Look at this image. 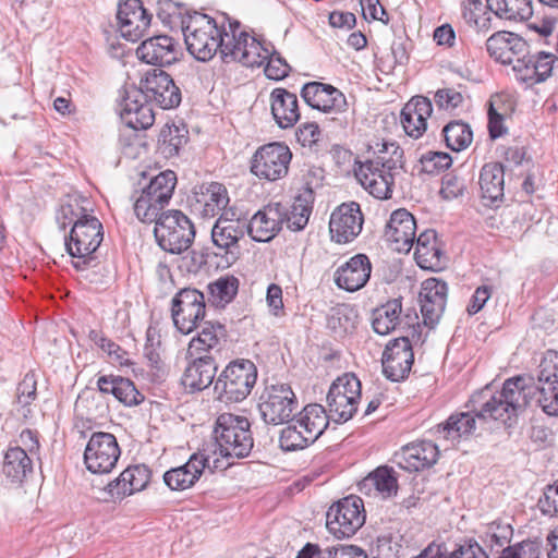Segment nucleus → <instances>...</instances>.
<instances>
[{
    "label": "nucleus",
    "mask_w": 558,
    "mask_h": 558,
    "mask_svg": "<svg viewBox=\"0 0 558 558\" xmlns=\"http://www.w3.org/2000/svg\"><path fill=\"white\" fill-rule=\"evenodd\" d=\"M292 153L288 145L281 142L265 144L256 149L251 159V172L267 181L284 178L289 171Z\"/></svg>",
    "instance_id": "11"
},
{
    "label": "nucleus",
    "mask_w": 558,
    "mask_h": 558,
    "mask_svg": "<svg viewBox=\"0 0 558 558\" xmlns=\"http://www.w3.org/2000/svg\"><path fill=\"white\" fill-rule=\"evenodd\" d=\"M464 187L461 179L448 173L442 178L440 194L445 199H452L462 195Z\"/></svg>",
    "instance_id": "64"
},
{
    "label": "nucleus",
    "mask_w": 558,
    "mask_h": 558,
    "mask_svg": "<svg viewBox=\"0 0 558 558\" xmlns=\"http://www.w3.org/2000/svg\"><path fill=\"white\" fill-rule=\"evenodd\" d=\"M198 328L197 336L191 340L189 345L187 352L191 357L222 350L227 338V330L223 325L220 323L201 322L198 323Z\"/></svg>",
    "instance_id": "33"
},
{
    "label": "nucleus",
    "mask_w": 558,
    "mask_h": 558,
    "mask_svg": "<svg viewBox=\"0 0 558 558\" xmlns=\"http://www.w3.org/2000/svg\"><path fill=\"white\" fill-rule=\"evenodd\" d=\"M298 409V401L291 387L286 384L266 387L259 398L258 410L267 424L289 423Z\"/></svg>",
    "instance_id": "12"
},
{
    "label": "nucleus",
    "mask_w": 558,
    "mask_h": 558,
    "mask_svg": "<svg viewBox=\"0 0 558 558\" xmlns=\"http://www.w3.org/2000/svg\"><path fill=\"white\" fill-rule=\"evenodd\" d=\"M354 174L361 185L374 197L378 199L391 197L395 173L368 161H356Z\"/></svg>",
    "instance_id": "22"
},
{
    "label": "nucleus",
    "mask_w": 558,
    "mask_h": 558,
    "mask_svg": "<svg viewBox=\"0 0 558 558\" xmlns=\"http://www.w3.org/2000/svg\"><path fill=\"white\" fill-rule=\"evenodd\" d=\"M229 197L226 187L217 182L194 187L190 198L192 210L202 218H213L226 208Z\"/></svg>",
    "instance_id": "25"
},
{
    "label": "nucleus",
    "mask_w": 558,
    "mask_h": 558,
    "mask_svg": "<svg viewBox=\"0 0 558 558\" xmlns=\"http://www.w3.org/2000/svg\"><path fill=\"white\" fill-rule=\"evenodd\" d=\"M482 197L495 202L504 196L505 170L501 163L489 162L483 166L478 181Z\"/></svg>",
    "instance_id": "42"
},
{
    "label": "nucleus",
    "mask_w": 558,
    "mask_h": 558,
    "mask_svg": "<svg viewBox=\"0 0 558 558\" xmlns=\"http://www.w3.org/2000/svg\"><path fill=\"white\" fill-rule=\"evenodd\" d=\"M102 225L94 216L83 220H76L71 228L69 238L64 236V246L68 253L77 258L73 266L77 270H84L95 262L93 254L102 242Z\"/></svg>",
    "instance_id": "5"
},
{
    "label": "nucleus",
    "mask_w": 558,
    "mask_h": 558,
    "mask_svg": "<svg viewBox=\"0 0 558 558\" xmlns=\"http://www.w3.org/2000/svg\"><path fill=\"white\" fill-rule=\"evenodd\" d=\"M301 96L310 107L324 112H343L348 106L344 95L338 88L320 82L305 84Z\"/></svg>",
    "instance_id": "26"
},
{
    "label": "nucleus",
    "mask_w": 558,
    "mask_h": 558,
    "mask_svg": "<svg viewBox=\"0 0 558 558\" xmlns=\"http://www.w3.org/2000/svg\"><path fill=\"white\" fill-rule=\"evenodd\" d=\"M533 380V377L522 375L508 378L500 391L483 402L478 415L507 424L522 413L537 395L536 402L542 410L548 415L558 416V384L534 386Z\"/></svg>",
    "instance_id": "1"
},
{
    "label": "nucleus",
    "mask_w": 558,
    "mask_h": 558,
    "mask_svg": "<svg viewBox=\"0 0 558 558\" xmlns=\"http://www.w3.org/2000/svg\"><path fill=\"white\" fill-rule=\"evenodd\" d=\"M221 21L201 13H187L182 17V32L187 51L198 61L206 62L219 51L222 57L226 40H230V28L225 27L226 21L231 22L226 15Z\"/></svg>",
    "instance_id": "3"
},
{
    "label": "nucleus",
    "mask_w": 558,
    "mask_h": 558,
    "mask_svg": "<svg viewBox=\"0 0 558 558\" xmlns=\"http://www.w3.org/2000/svg\"><path fill=\"white\" fill-rule=\"evenodd\" d=\"M400 300L393 299L373 312V329L378 335H388L395 330L400 323L401 314Z\"/></svg>",
    "instance_id": "44"
},
{
    "label": "nucleus",
    "mask_w": 558,
    "mask_h": 558,
    "mask_svg": "<svg viewBox=\"0 0 558 558\" xmlns=\"http://www.w3.org/2000/svg\"><path fill=\"white\" fill-rule=\"evenodd\" d=\"M214 439L203 450L213 459V469H219L220 459L227 466L234 460L246 458L254 446L251 423L245 416L232 413L220 414L215 423Z\"/></svg>",
    "instance_id": "2"
},
{
    "label": "nucleus",
    "mask_w": 558,
    "mask_h": 558,
    "mask_svg": "<svg viewBox=\"0 0 558 558\" xmlns=\"http://www.w3.org/2000/svg\"><path fill=\"white\" fill-rule=\"evenodd\" d=\"M368 150L373 153V158L366 161L377 165L395 174L403 169V149L395 142L385 140H375L368 144Z\"/></svg>",
    "instance_id": "37"
},
{
    "label": "nucleus",
    "mask_w": 558,
    "mask_h": 558,
    "mask_svg": "<svg viewBox=\"0 0 558 558\" xmlns=\"http://www.w3.org/2000/svg\"><path fill=\"white\" fill-rule=\"evenodd\" d=\"M89 216L87 209L82 205V201L74 198L61 206L57 220L61 228L64 229L68 225L73 226L76 220H83Z\"/></svg>",
    "instance_id": "52"
},
{
    "label": "nucleus",
    "mask_w": 558,
    "mask_h": 558,
    "mask_svg": "<svg viewBox=\"0 0 558 558\" xmlns=\"http://www.w3.org/2000/svg\"><path fill=\"white\" fill-rule=\"evenodd\" d=\"M487 8L497 17L525 21L533 15V0H486Z\"/></svg>",
    "instance_id": "43"
},
{
    "label": "nucleus",
    "mask_w": 558,
    "mask_h": 558,
    "mask_svg": "<svg viewBox=\"0 0 558 558\" xmlns=\"http://www.w3.org/2000/svg\"><path fill=\"white\" fill-rule=\"evenodd\" d=\"M383 372L385 376L399 381L404 379L411 372L414 353L410 340L400 337L388 342L383 353Z\"/></svg>",
    "instance_id": "19"
},
{
    "label": "nucleus",
    "mask_w": 558,
    "mask_h": 558,
    "mask_svg": "<svg viewBox=\"0 0 558 558\" xmlns=\"http://www.w3.org/2000/svg\"><path fill=\"white\" fill-rule=\"evenodd\" d=\"M527 43L510 32H496L486 40L488 54L502 64L513 65L515 59L525 56Z\"/></svg>",
    "instance_id": "29"
},
{
    "label": "nucleus",
    "mask_w": 558,
    "mask_h": 558,
    "mask_svg": "<svg viewBox=\"0 0 558 558\" xmlns=\"http://www.w3.org/2000/svg\"><path fill=\"white\" fill-rule=\"evenodd\" d=\"M422 169L426 173H437L448 169L452 163V158L444 151H427L420 158Z\"/></svg>",
    "instance_id": "54"
},
{
    "label": "nucleus",
    "mask_w": 558,
    "mask_h": 558,
    "mask_svg": "<svg viewBox=\"0 0 558 558\" xmlns=\"http://www.w3.org/2000/svg\"><path fill=\"white\" fill-rule=\"evenodd\" d=\"M497 558H541V543L538 541H522L504 548Z\"/></svg>",
    "instance_id": "53"
},
{
    "label": "nucleus",
    "mask_w": 558,
    "mask_h": 558,
    "mask_svg": "<svg viewBox=\"0 0 558 558\" xmlns=\"http://www.w3.org/2000/svg\"><path fill=\"white\" fill-rule=\"evenodd\" d=\"M408 116H414L418 122L427 123V119L433 112L432 102L428 98L423 96H415L409 102L405 104L403 109Z\"/></svg>",
    "instance_id": "58"
},
{
    "label": "nucleus",
    "mask_w": 558,
    "mask_h": 558,
    "mask_svg": "<svg viewBox=\"0 0 558 558\" xmlns=\"http://www.w3.org/2000/svg\"><path fill=\"white\" fill-rule=\"evenodd\" d=\"M33 470L32 460L26 449L21 447L10 448L3 462V473L12 481H22Z\"/></svg>",
    "instance_id": "45"
},
{
    "label": "nucleus",
    "mask_w": 558,
    "mask_h": 558,
    "mask_svg": "<svg viewBox=\"0 0 558 558\" xmlns=\"http://www.w3.org/2000/svg\"><path fill=\"white\" fill-rule=\"evenodd\" d=\"M97 386L102 393H110L118 401L129 407L136 405L144 399L133 381L121 376H100Z\"/></svg>",
    "instance_id": "38"
},
{
    "label": "nucleus",
    "mask_w": 558,
    "mask_h": 558,
    "mask_svg": "<svg viewBox=\"0 0 558 558\" xmlns=\"http://www.w3.org/2000/svg\"><path fill=\"white\" fill-rule=\"evenodd\" d=\"M372 488L375 489L383 498H390L397 495L398 492V477L395 470L390 466H378L371 472L360 483V490L369 493Z\"/></svg>",
    "instance_id": "39"
},
{
    "label": "nucleus",
    "mask_w": 558,
    "mask_h": 558,
    "mask_svg": "<svg viewBox=\"0 0 558 558\" xmlns=\"http://www.w3.org/2000/svg\"><path fill=\"white\" fill-rule=\"evenodd\" d=\"M494 395L495 393H492L488 388L474 393L471 399L473 405L472 412L452 414L445 423L437 425L436 434L438 438L456 442L463 437H469L475 429L476 417L482 421L489 420V417H481L478 412L481 411L483 402ZM490 420L494 418L490 417Z\"/></svg>",
    "instance_id": "17"
},
{
    "label": "nucleus",
    "mask_w": 558,
    "mask_h": 558,
    "mask_svg": "<svg viewBox=\"0 0 558 558\" xmlns=\"http://www.w3.org/2000/svg\"><path fill=\"white\" fill-rule=\"evenodd\" d=\"M361 399V381L347 373L338 377L330 386L327 395V405L330 417L336 423H344L352 418Z\"/></svg>",
    "instance_id": "10"
},
{
    "label": "nucleus",
    "mask_w": 558,
    "mask_h": 558,
    "mask_svg": "<svg viewBox=\"0 0 558 558\" xmlns=\"http://www.w3.org/2000/svg\"><path fill=\"white\" fill-rule=\"evenodd\" d=\"M270 109L274 120L281 129L292 128L300 119L298 97L286 88L270 93Z\"/></svg>",
    "instance_id": "35"
},
{
    "label": "nucleus",
    "mask_w": 558,
    "mask_h": 558,
    "mask_svg": "<svg viewBox=\"0 0 558 558\" xmlns=\"http://www.w3.org/2000/svg\"><path fill=\"white\" fill-rule=\"evenodd\" d=\"M364 502L357 496H348L331 505L326 513V527L337 538L354 535L365 523Z\"/></svg>",
    "instance_id": "8"
},
{
    "label": "nucleus",
    "mask_w": 558,
    "mask_h": 558,
    "mask_svg": "<svg viewBox=\"0 0 558 558\" xmlns=\"http://www.w3.org/2000/svg\"><path fill=\"white\" fill-rule=\"evenodd\" d=\"M148 100L136 88L126 92L120 104V118L132 130H147L154 124L155 114Z\"/></svg>",
    "instance_id": "28"
},
{
    "label": "nucleus",
    "mask_w": 558,
    "mask_h": 558,
    "mask_svg": "<svg viewBox=\"0 0 558 558\" xmlns=\"http://www.w3.org/2000/svg\"><path fill=\"white\" fill-rule=\"evenodd\" d=\"M36 380L33 374H26L16 388L17 403L26 407L36 398Z\"/></svg>",
    "instance_id": "62"
},
{
    "label": "nucleus",
    "mask_w": 558,
    "mask_h": 558,
    "mask_svg": "<svg viewBox=\"0 0 558 558\" xmlns=\"http://www.w3.org/2000/svg\"><path fill=\"white\" fill-rule=\"evenodd\" d=\"M357 324V314L349 305H340L332 310L328 326L339 336L352 332Z\"/></svg>",
    "instance_id": "49"
},
{
    "label": "nucleus",
    "mask_w": 558,
    "mask_h": 558,
    "mask_svg": "<svg viewBox=\"0 0 558 558\" xmlns=\"http://www.w3.org/2000/svg\"><path fill=\"white\" fill-rule=\"evenodd\" d=\"M447 283L437 278L423 281L420 292L421 313L424 324L433 328L444 314L447 302Z\"/></svg>",
    "instance_id": "23"
},
{
    "label": "nucleus",
    "mask_w": 558,
    "mask_h": 558,
    "mask_svg": "<svg viewBox=\"0 0 558 558\" xmlns=\"http://www.w3.org/2000/svg\"><path fill=\"white\" fill-rule=\"evenodd\" d=\"M234 214L223 211L211 228V241L228 263L235 262L241 254L240 241L246 233V221L233 218Z\"/></svg>",
    "instance_id": "14"
},
{
    "label": "nucleus",
    "mask_w": 558,
    "mask_h": 558,
    "mask_svg": "<svg viewBox=\"0 0 558 558\" xmlns=\"http://www.w3.org/2000/svg\"><path fill=\"white\" fill-rule=\"evenodd\" d=\"M511 535L512 530L509 524L492 522L487 526L486 538L492 546L496 545L498 547H502L509 542Z\"/></svg>",
    "instance_id": "61"
},
{
    "label": "nucleus",
    "mask_w": 558,
    "mask_h": 558,
    "mask_svg": "<svg viewBox=\"0 0 558 558\" xmlns=\"http://www.w3.org/2000/svg\"><path fill=\"white\" fill-rule=\"evenodd\" d=\"M257 379V368L250 360L230 362L218 375L214 393L225 402H241L251 393Z\"/></svg>",
    "instance_id": "4"
},
{
    "label": "nucleus",
    "mask_w": 558,
    "mask_h": 558,
    "mask_svg": "<svg viewBox=\"0 0 558 558\" xmlns=\"http://www.w3.org/2000/svg\"><path fill=\"white\" fill-rule=\"evenodd\" d=\"M231 33L230 40H226L222 50V60L225 62L236 61L244 66H260L269 57V48L265 47L256 38L251 37L245 32H239L240 23L238 21L229 22Z\"/></svg>",
    "instance_id": "9"
},
{
    "label": "nucleus",
    "mask_w": 558,
    "mask_h": 558,
    "mask_svg": "<svg viewBox=\"0 0 558 558\" xmlns=\"http://www.w3.org/2000/svg\"><path fill=\"white\" fill-rule=\"evenodd\" d=\"M416 222L404 208L395 210L385 229L387 241L393 243L398 252H409L415 240Z\"/></svg>",
    "instance_id": "30"
},
{
    "label": "nucleus",
    "mask_w": 558,
    "mask_h": 558,
    "mask_svg": "<svg viewBox=\"0 0 558 558\" xmlns=\"http://www.w3.org/2000/svg\"><path fill=\"white\" fill-rule=\"evenodd\" d=\"M537 506L543 514L550 517L558 514V482L545 488Z\"/></svg>",
    "instance_id": "59"
},
{
    "label": "nucleus",
    "mask_w": 558,
    "mask_h": 558,
    "mask_svg": "<svg viewBox=\"0 0 558 558\" xmlns=\"http://www.w3.org/2000/svg\"><path fill=\"white\" fill-rule=\"evenodd\" d=\"M414 256L417 265L423 269H434L440 266L442 251L437 243L434 230H425L416 238Z\"/></svg>",
    "instance_id": "41"
},
{
    "label": "nucleus",
    "mask_w": 558,
    "mask_h": 558,
    "mask_svg": "<svg viewBox=\"0 0 558 558\" xmlns=\"http://www.w3.org/2000/svg\"><path fill=\"white\" fill-rule=\"evenodd\" d=\"M238 288L239 280L235 277H220L208 284L210 301L216 306H225L236 295Z\"/></svg>",
    "instance_id": "47"
},
{
    "label": "nucleus",
    "mask_w": 558,
    "mask_h": 558,
    "mask_svg": "<svg viewBox=\"0 0 558 558\" xmlns=\"http://www.w3.org/2000/svg\"><path fill=\"white\" fill-rule=\"evenodd\" d=\"M266 61L265 74L268 78L280 81L289 75L291 66L277 51L269 50V57H267Z\"/></svg>",
    "instance_id": "56"
},
{
    "label": "nucleus",
    "mask_w": 558,
    "mask_h": 558,
    "mask_svg": "<svg viewBox=\"0 0 558 558\" xmlns=\"http://www.w3.org/2000/svg\"><path fill=\"white\" fill-rule=\"evenodd\" d=\"M193 357L181 379L182 385L190 392L202 391L209 387L217 372V364L210 354L195 355Z\"/></svg>",
    "instance_id": "32"
},
{
    "label": "nucleus",
    "mask_w": 558,
    "mask_h": 558,
    "mask_svg": "<svg viewBox=\"0 0 558 558\" xmlns=\"http://www.w3.org/2000/svg\"><path fill=\"white\" fill-rule=\"evenodd\" d=\"M149 481L148 470L143 465L126 468L118 478L107 485V490L112 498H123L140 492Z\"/></svg>",
    "instance_id": "36"
},
{
    "label": "nucleus",
    "mask_w": 558,
    "mask_h": 558,
    "mask_svg": "<svg viewBox=\"0 0 558 558\" xmlns=\"http://www.w3.org/2000/svg\"><path fill=\"white\" fill-rule=\"evenodd\" d=\"M206 313L204 294L194 288L181 289L172 299L171 316L175 328L189 335L197 329Z\"/></svg>",
    "instance_id": "13"
},
{
    "label": "nucleus",
    "mask_w": 558,
    "mask_h": 558,
    "mask_svg": "<svg viewBox=\"0 0 558 558\" xmlns=\"http://www.w3.org/2000/svg\"><path fill=\"white\" fill-rule=\"evenodd\" d=\"M286 216L287 209L281 204H269L246 222V232L256 242H268L281 230Z\"/></svg>",
    "instance_id": "21"
},
{
    "label": "nucleus",
    "mask_w": 558,
    "mask_h": 558,
    "mask_svg": "<svg viewBox=\"0 0 558 558\" xmlns=\"http://www.w3.org/2000/svg\"><path fill=\"white\" fill-rule=\"evenodd\" d=\"M501 104V96H494L489 100L488 130L492 138L500 137L506 132V128L504 126V114L497 110Z\"/></svg>",
    "instance_id": "55"
},
{
    "label": "nucleus",
    "mask_w": 558,
    "mask_h": 558,
    "mask_svg": "<svg viewBox=\"0 0 558 558\" xmlns=\"http://www.w3.org/2000/svg\"><path fill=\"white\" fill-rule=\"evenodd\" d=\"M121 454L117 438L105 432L93 433L84 452L86 469L95 474L113 470Z\"/></svg>",
    "instance_id": "15"
},
{
    "label": "nucleus",
    "mask_w": 558,
    "mask_h": 558,
    "mask_svg": "<svg viewBox=\"0 0 558 558\" xmlns=\"http://www.w3.org/2000/svg\"><path fill=\"white\" fill-rule=\"evenodd\" d=\"M537 385L539 384H557L558 385V352L547 351L536 371Z\"/></svg>",
    "instance_id": "51"
},
{
    "label": "nucleus",
    "mask_w": 558,
    "mask_h": 558,
    "mask_svg": "<svg viewBox=\"0 0 558 558\" xmlns=\"http://www.w3.org/2000/svg\"><path fill=\"white\" fill-rule=\"evenodd\" d=\"M313 198V192L310 190L304 196H298L291 207V211H287L284 221L288 228L293 231H300L305 228L312 213L310 202Z\"/></svg>",
    "instance_id": "48"
},
{
    "label": "nucleus",
    "mask_w": 558,
    "mask_h": 558,
    "mask_svg": "<svg viewBox=\"0 0 558 558\" xmlns=\"http://www.w3.org/2000/svg\"><path fill=\"white\" fill-rule=\"evenodd\" d=\"M177 184V175L167 170L149 181L134 203V213L143 222H153L169 204Z\"/></svg>",
    "instance_id": "7"
},
{
    "label": "nucleus",
    "mask_w": 558,
    "mask_h": 558,
    "mask_svg": "<svg viewBox=\"0 0 558 558\" xmlns=\"http://www.w3.org/2000/svg\"><path fill=\"white\" fill-rule=\"evenodd\" d=\"M533 54L529 53L526 50L525 56L515 59L514 64L512 65V70L514 71L518 80L527 83V84H536L537 76L535 72V64L533 62Z\"/></svg>",
    "instance_id": "57"
},
{
    "label": "nucleus",
    "mask_w": 558,
    "mask_h": 558,
    "mask_svg": "<svg viewBox=\"0 0 558 558\" xmlns=\"http://www.w3.org/2000/svg\"><path fill=\"white\" fill-rule=\"evenodd\" d=\"M446 145L453 151L465 149L473 138L470 126L461 121H452L442 129Z\"/></svg>",
    "instance_id": "46"
},
{
    "label": "nucleus",
    "mask_w": 558,
    "mask_h": 558,
    "mask_svg": "<svg viewBox=\"0 0 558 558\" xmlns=\"http://www.w3.org/2000/svg\"><path fill=\"white\" fill-rule=\"evenodd\" d=\"M363 215L355 202L341 204L331 214L329 232L337 243H349L362 231Z\"/></svg>",
    "instance_id": "20"
},
{
    "label": "nucleus",
    "mask_w": 558,
    "mask_h": 558,
    "mask_svg": "<svg viewBox=\"0 0 558 558\" xmlns=\"http://www.w3.org/2000/svg\"><path fill=\"white\" fill-rule=\"evenodd\" d=\"M279 442L284 451L301 450L313 444L304 429L296 426L294 418H291L288 426L281 430Z\"/></svg>",
    "instance_id": "50"
},
{
    "label": "nucleus",
    "mask_w": 558,
    "mask_h": 558,
    "mask_svg": "<svg viewBox=\"0 0 558 558\" xmlns=\"http://www.w3.org/2000/svg\"><path fill=\"white\" fill-rule=\"evenodd\" d=\"M140 60L147 64L166 66L179 60L178 43L168 35L153 36L144 40L136 49Z\"/></svg>",
    "instance_id": "27"
},
{
    "label": "nucleus",
    "mask_w": 558,
    "mask_h": 558,
    "mask_svg": "<svg viewBox=\"0 0 558 558\" xmlns=\"http://www.w3.org/2000/svg\"><path fill=\"white\" fill-rule=\"evenodd\" d=\"M462 101L463 96L453 88L439 89L435 94V102L442 109H454L460 106Z\"/></svg>",
    "instance_id": "63"
},
{
    "label": "nucleus",
    "mask_w": 558,
    "mask_h": 558,
    "mask_svg": "<svg viewBox=\"0 0 558 558\" xmlns=\"http://www.w3.org/2000/svg\"><path fill=\"white\" fill-rule=\"evenodd\" d=\"M161 137L165 145V150H167L170 155L178 154L180 148L187 142L186 136L181 133V130L178 126L163 130L161 132Z\"/></svg>",
    "instance_id": "60"
},
{
    "label": "nucleus",
    "mask_w": 558,
    "mask_h": 558,
    "mask_svg": "<svg viewBox=\"0 0 558 558\" xmlns=\"http://www.w3.org/2000/svg\"><path fill=\"white\" fill-rule=\"evenodd\" d=\"M117 20L121 36L134 43L140 40L148 31L151 15L143 7L141 0H120Z\"/></svg>",
    "instance_id": "18"
},
{
    "label": "nucleus",
    "mask_w": 558,
    "mask_h": 558,
    "mask_svg": "<svg viewBox=\"0 0 558 558\" xmlns=\"http://www.w3.org/2000/svg\"><path fill=\"white\" fill-rule=\"evenodd\" d=\"M330 413L327 414L320 404H308L298 415L296 426L304 429L314 444L329 425Z\"/></svg>",
    "instance_id": "40"
},
{
    "label": "nucleus",
    "mask_w": 558,
    "mask_h": 558,
    "mask_svg": "<svg viewBox=\"0 0 558 558\" xmlns=\"http://www.w3.org/2000/svg\"><path fill=\"white\" fill-rule=\"evenodd\" d=\"M136 90L141 92L145 100L155 102L161 109H172L181 102L180 88L161 69L147 71L141 78L140 87Z\"/></svg>",
    "instance_id": "16"
},
{
    "label": "nucleus",
    "mask_w": 558,
    "mask_h": 558,
    "mask_svg": "<svg viewBox=\"0 0 558 558\" xmlns=\"http://www.w3.org/2000/svg\"><path fill=\"white\" fill-rule=\"evenodd\" d=\"M438 447L428 440L410 444L402 448L399 465L410 472H418L434 465L438 459Z\"/></svg>",
    "instance_id": "34"
},
{
    "label": "nucleus",
    "mask_w": 558,
    "mask_h": 558,
    "mask_svg": "<svg viewBox=\"0 0 558 558\" xmlns=\"http://www.w3.org/2000/svg\"><path fill=\"white\" fill-rule=\"evenodd\" d=\"M153 222L155 238L166 252L180 254L191 246L195 238L192 221L180 210L165 211Z\"/></svg>",
    "instance_id": "6"
},
{
    "label": "nucleus",
    "mask_w": 558,
    "mask_h": 558,
    "mask_svg": "<svg viewBox=\"0 0 558 558\" xmlns=\"http://www.w3.org/2000/svg\"><path fill=\"white\" fill-rule=\"evenodd\" d=\"M372 265L365 254L351 257L335 274L336 284L349 292L362 289L369 280Z\"/></svg>",
    "instance_id": "31"
},
{
    "label": "nucleus",
    "mask_w": 558,
    "mask_h": 558,
    "mask_svg": "<svg viewBox=\"0 0 558 558\" xmlns=\"http://www.w3.org/2000/svg\"><path fill=\"white\" fill-rule=\"evenodd\" d=\"M211 456L202 449L193 453L187 462L173 468L163 474L165 484L172 490H184L192 487L210 465Z\"/></svg>",
    "instance_id": "24"
}]
</instances>
